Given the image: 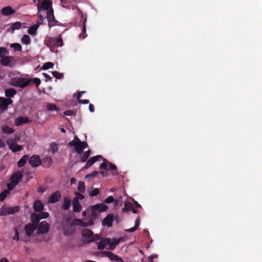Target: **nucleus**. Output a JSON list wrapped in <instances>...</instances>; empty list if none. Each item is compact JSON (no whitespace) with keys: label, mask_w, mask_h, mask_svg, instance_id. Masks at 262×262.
I'll use <instances>...</instances> for the list:
<instances>
[{"label":"nucleus","mask_w":262,"mask_h":262,"mask_svg":"<svg viewBox=\"0 0 262 262\" xmlns=\"http://www.w3.org/2000/svg\"><path fill=\"white\" fill-rule=\"evenodd\" d=\"M77 143V142H76V141L73 140V141L70 142L69 144V145H70L71 146H74V148H75Z\"/></svg>","instance_id":"63"},{"label":"nucleus","mask_w":262,"mask_h":262,"mask_svg":"<svg viewBox=\"0 0 262 262\" xmlns=\"http://www.w3.org/2000/svg\"><path fill=\"white\" fill-rule=\"evenodd\" d=\"M108 243L109 238H105L101 239L100 242L97 243V244L98 245V249L101 250L104 249V248L106 249Z\"/></svg>","instance_id":"19"},{"label":"nucleus","mask_w":262,"mask_h":262,"mask_svg":"<svg viewBox=\"0 0 262 262\" xmlns=\"http://www.w3.org/2000/svg\"><path fill=\"white\" fill-rule=\"evenodd\" d=\"M21 43L25 45H29L31 43V39L29 35H24L21 39Z\"/></svg>","instance_id":"42"},{"label":"nucleus","mask_w":262,"mask_h":262,"mask_svg":"<svg viewBox=\"0 0 262 262\" xmlns=\"http://www.w3.org/2000/svg\"><path fill=\"white\" fill-rule=\"evenodd\" d=\"M108 170H113L116 171L115 174H118V172L117 170V166L114 164L110 163H109V168Z\"/></svg>","instance_id":"51"},{"label":"nucleus","mask_w":262,"mask_h":262,"mask_svg":"<svg viewBox=\"0 0 262 262\" xmlns=\"http://www.w3.org/2000/svg\"><path fill=\"white\" fill-rule=\"evenodd\" d=\"M47 18L49 22L48 26L51 28L56 25L57 21L55 19L54 15V11L53 9H50L47 12Z\"/></svg>","instance_id":"8"},{"label":"nucleus","mask_w":262,"mask_h":262,"mask_svg":"<svg viewBox=\"0 0 262 262\" xmlns=\"http://www.w3.org/2000/svg\"><path fill=\"white\" fill-rule=\"evenodd\" d=\"M98 174V172L97 171L94 170L90 174H88L86 176V178H93L96 177Z\"/></svg>","instance_id":"54"},{"label":"nucleus","mask_w":262,"mask_h":262,"mask_svg":"<svg viewBox=\"0 0 262 262\" xmlns=\"http://www.w3.org/2000/svg\"><path fill=\"white\" fill-rule=\"evenodd\" d=\"M81 141L77 142L76 144V146L75 148L76 151L78 154H81L83 151L82 146L80 144Z\"/></svg>","instance_id":"45"},{"label":"nucleus","mask_w":262,"mask_h":262,"mask_svg":"<svg viewBox=\"0 0 262 262\" xmlns=\"http://www.w3.org/2000/svg\"><path fill=\"white\" fill-rule=\"evenodd\" d=\"M73 211L75 212H80L82 210V206L77 199L73 200Z\"/></svg>","instance_id":"22"},{"label":"nucleus","mask_w":262,"mask_h":262,"mask_svg":"<svg viewBox=\"0 0 262 262\" xmlns=\"http://www.w3.org/2000/svg\"><path fill=\"white\" fill-rule=\"evenodd\" d=\"M42 75L46 79V81H48L52 80V77L49 74L43 73Z\"/></svg>","instance_id":"57"},{"label":"nucleus","mask_w":262,"mask_h":262,"mask_svg":"<svg viewBox=\"0 0 262 262\" xmlns=\"http://www.w3.org/2000/svg\"><path fill=\"white\" fill-rule=\"evenodd\" d=\"M61 194L59 191L53 192L48 199V202L51 204L55 203L60 200Z\"/></svg>","instance_id":"12"},{"label":"nucleus","mask_w":262,"mask_h":262,"mask_svg":"<svg viewBox=\"0 0 262 262\" xmlns=\"http://www.w3.org/2000/svg\"><path fill=\"white\" fill-rule=\"evenodd\" d=\"M8 108L7 105L6 98L4 97H0V109L6 110Z\"/></svg>","instance_id":"37"},{"label":"nucleus","mask_w":262,"mask_h":262,"mask_svg":"<svg viewBox=\"0 0 262 262\" xmlns=\"http://www.w3.org/2000/svg\"><path fill=\"white\" fill-rule=\"evenodd\" d=\"M16 93V91L13 88H9L5 90V95L8 98L13 97Z\"/></svg>","instance_id":"29"},{"label":"nucleus","mask_w":262,"mask_h":262,"mask_svg":"<svg viewBox=\"0 0 262 262\" xmlns=\"http://www.w3.org/2000/svg\"><path fill=\"white\" fill-rule=\"evenodd\" d=\"M100 159H102V156L101 155H97L91 157L87 161V162L83 169H88V168L90 167Z\"/></svg>","instance_id":"13"},{"label":"nucleus","mask_w":262,"mask_h":262,"mask_svg":"<svg viewBox=\"0 0 262 262\" xmlns=\"http://www.w3.org/2000/svg\"><path fill=\"white\" fill-rule=\"evenodd\" d=\"M9 54V51L5 47H0V57L2 59L4 57L8 56Z\"/></svg>","instance_id":"35"},{"label":"nucleus","mask_w":262,"mask_h":262,"mask_svg":"<svg viewBox=\"0 0 262 262\" xmlns=\"http://www.w3.org/2000/svg\"><path fill=\"white\" fill-rule=\"evenodd\" d=\"M0 62L3 66L13 68L16 63V60L13 56H8L1 59Z\"/></svg>","instance_id":"5"},{"label":"nucleus","mask_w":262,"mask_h":262,"mask_svg":"<svg viewBox=\"0 0 262 262\" xmlns=\"http://www.w3.org/2000/svg\"><path fill=\"white\" fill-rule=\"evenodd\" d=\"M137 228L135 227H134L133 228H131L129 229H127V230H126V231L128 232V233H132V232H133L134 231H135L136 230H137Z\"/></svg>","instance_id":"61"},{"label":"nucleus","mask_w":262,"mask_h":262,"mask_svg":"<svg viewBox=\"0 0 262 262\" xmlns=\"http://www.w3.org/2000/svg\"><path fill=\"white\" fill-rule=\"evenodd\" d=\"M54 67L53 63L51 62H48L45 63L43 66L42 67L41 69L44 70H46L48 69H49L50 68H52Z\"/></svg>","instance_id":"46"},{"label":"nucleus","mask_w":262,"mask_h":262,"mask_svg":"<svg viewBox=\"0 0 262 262\" xmlns=\"http://www.w3.org/2000/svg\"><path fill=\"white\" fill-rule=\"evenodd\" d=\"M31 222H32V224L35 225L37 227L39 222L41 220L40 217L39 216V215L36 213H33L31 215Z\"/></svg>","instance_id":"25"},{"label":"nucleus","mask_w":262,"mask_h":262,"mask_svg":"<svg viewBox=\"0 0 262 262\" xmlns=\"http://www.w3.org/2000/svg\"><path fill=\"white\" fill-rule=\"evenodd\" d=\"M105 202L107 204L115 202V205H116L117 204V201L114 200L113 196H110L107 198L105 200Z\"/></svg>","instance_id":"49"},{"label":"nucleus","mask_w":262,"mask_h":262,"mask_svg":"<svg viewBox=\"0 0 262 262\" xmlns=\"http://www.w3.org/2000/svg\"><path fill=\"white\" fill-rule=\"evenodd\" d=\"M75 222L77 225L84 227L90 226L94 224V222L92 221H89L88 222H83L81 220L77 219L75 220Z\"/></svg>","instance_id":"23"},{"label":"nucleus","mask_w":262,"mask_h":262,"mask_svg":"<svg viewBox=\"0 0 262 262\" xmlns=\"http://www.w3.org/2000/svg\"><path fill=\"white\" fill-rule=\"evenodd\" d=\"M89 110L91 112H94L95 111L94 106L92 104H90L89 106Z\"/></svg>","instance_id":"64"},{"label":"nucleus","mask_w":262,"mask_h":262,"mask_svg":"<svg viewBox=\"0 0 262 262\" xmlns=\"http://www.w3.org/2000/svg\"><path fill=\"white\" fill-rule=\"evenodd\" d=\"M50 229L49 224L47 221L41 222L38 228V232L41 234L47 233Z\"/></svg>","instance_id":"10"},{"label":"nucleus","mask_w":262,"mask_h":262,"mask_svg":"<svg viewBox=\"0 0 262 262\" xmlns=\"http://www.w3.org/2000/svg\"><path fill=\"white\" fill-rule=\"evenodd\" d=\"M43 205L41 201L38 200L34 202L33 209L36 212H40L43 211Z\"/></svg>","instance_id":"20"},{"label":"nucleus","mask_w":262,"mask_h":262,"mask_svg":"<svg viewBox=\"0 0 262 262\" xmlns=\"http://www.w3.org/2000/svg\"><path fill=\"white\" fill-rule=\"evenodd\" d=\"M75 194L76 195V197L74 199H77V200L78 201L79 200H83L84 198V196L83 194L78 192H75Z\"/></svg>","instance_id":"53"},{"label":"nucleus","mask_w":262,"mask_h":262,"mask_svg":"<svg viewBox=\"0 0 262 262\" xmlns=\"http://www.w3.org/2000/svg\"><path fill=\"white\" fill-rule=\"evenodd\" d=\"M52 74L57 79H61L63 76L62 73H59L56 71L52 72Z\"/></svg>","instance_id":"48"},{"label":"nucleus","mask_w":262,"mask_h":262,"mask_svg":"<svg viewBox=\"0 0 262 262\" xmlns=\"http://www.w3.org/2000/svg\"><path fill=\"white\" fill-rule=\"evenodd\" d=\"M102 254L108 257L112 261L123 262V259L111 251H103Z\"/></svg>","instance_id":"7"},{"label":"nucleus","mask_w":262,"mask_h":262,"mask_svg":"<svg viewBox=\"0 0 262 262\" xmlns=\"http://www.w3.org/2000/svg\"><path fill=\"white\" fill-rule=\"evenodd\" d=\"M133 208L132 204L130 203L125 202V206L122 209L123 211H129L130 210H132V208Z\"/></svg>","instance_id":"47"},{"label":"nucleus","mask_w":262,"mask_h":262,"mask_svg":"<svg viewBox=\"0 0 262 262\" xmlns=\"http://www.w3.org/2000/svg\"><path fill=\"white\" fill-rule=\"evenodd\" d=\"M29 163L33 167H37L41 165V161L39 156L34 155L32 156L28 160Z\"/></svg>","instance_id":"9"},{"label":"nucleus","mask_w":262,"mask_h":262,"mask_svg":"<svg viewBox=\"0 0 262 262\" xmlns=\"http://www.w3.org/2000/svg\"><path fill=\"white\" fill-rule=\"evenodd\" d=\"M9 148L13 152H15L21 150L23 147L21 145H19L15 142H13L12 140H8L7 141Z\"/></svg>","instance_id":"11"},{"label":"nucleus","mask_w":262,"mask_h":262,"mask_svg":"<svg viewBox=\"0 0 262 262\" xmlns=\"http://www.w3.org/2000/svg\"><path fill=\"white\" fill-rule=\"evenodd\" d=\"M64 114L66 116H72L73 115V111L71 110H68L64 112Z\"/></svg>","instance_id":"59"},{"label":"nucleus","mask_w":262,"mask_h":262,"mask_svg":"<svg viewBox=\"0 0 262 262\" xmlns=\"http://www.w3.org/2000/svg\"><path fill=\"white\" fill-rule=\"evenodd\" d=\"M1 13L3 15L8 16L15 13V10L11 6H6L1 9Z\"/></svg>","instance_id":"14"},{"label":"nucleus","mask_w":262,"mask_h":262,"mask_svg":"<svg viewBox=\"0 0 262 262\" xmlns=\"http://www.w3.org/2000/svg\"><path fill=\"white\" fill-rule=\"evenodd\" d=\"M37 10L38 12H40L42 10H46L48 11L52 9V2L51 1L43 0H37Z\"/></svg>","instance_id":"4"},{"label":"nucleus","mask_w":262,"mask_h":262,"mask_svg":"<svg viewBox=\"0 0 262 262\" xmlns=\"http://www.w3.org/2000/svg\"><path fill=\"white\" fill-rule=\"evenodd\" d=\"M26 81V78L23 77H14L11 78L9 81L11 85L18 87L21 89H25L29 86V82Z\"/></svg>","instance_id":"2"},{"label":"nucleus","mask_w":262,"mask_h":262,"mask_svg":"<svg viewBox=\"0 0 262 262\" xmlns=\"http://www.w3.org/2000/svg\"><path fill=\"white\" fill-rule=\"evenodd\" d=\"M21 27V23L20 21H16L12 24L11 29L14 31L15 30H18Z\"/></svg>","instance_id":"44"},{"label":"nucleus","mask_w":262,"mask_h":262,"mask_svg":"<svg viewBox=\"0 0 262 262\" xmlns=\"http://www.w3.org/2000/svg\"><path fill=\"white\" fill-rule=\"evenodd\" d=\"M53 161L51 157H45L41 162V165L45 168L49 167L52 164Z\"/></svg>","instance_id":"24"},{"label":"nucleus","mask_w":262,"mask_h":262,"mask_svg":"<svg viewBox=\"0 0 262 262\" xmlns=\"http://www.w3.org/2000/svg\"><path fill=\"white\" fill-rule=\"evenodd\" d=\"M45 43L49 48L61 47L63 45L62 39L61 37L56 38L50 37L45 40Z\"/></svg>","instance_id":"3"},{"label":"nucleus","mask_w":262,"mask_h":262,"mask_svg":"<svg viewBox=\"0 0 262 262\" xmlns=\"http://www.w3.org/2000/svg\"><path fill=\"white\" fill-rule=\"evenodd\" d=\"M3 132L7 134H11L14 133V130L13 128L8 126H4L2 127Z\"/></svg>","instance_id":"36"},{"label":"nucleus","mask_w":262,"mask_h":262,"mask_svg":"<svg viewBox=\"0 0 262 262\" xmlns=\"http://www.w3.org/2000/svg\"><path fill=\"white\" fill-rule=\"evenodd\" d=\"M108 209L107 205L103 204H98L91 206V212L90 216V221L94 222L97 219L101 212L106 211Z\"/></svg>","instance_id":"1"},{"label":"nucleus","mask_w":262,"mask_h":262,"mask_svg":"<svg viewBox=\"0 0 262 262\" xmlns=\"http://www.w3.org/2000/svg\"><path fill=\"white\" fill-rule=\"evenodd\" d=\"M80 144L82 146L83 149L88 146V144L86 143V142H85V141H83V142L81 141Z\"/></svg>","instance_id":"62"},{"label":"nucleus","mask_w":262,"mask_h":262,"mask_svg":"<svg viewBox=\"0 0 262 262\" xmlns=\"http://www.w3.org/2000/svg\"><path fill=\"white\" fill-rule=\"evenodd\" d=\"M29 82V85L31 84H35L36 86H38L41 83V80L39 78H34L33 79H28L26 78V81Z\"/></svg>","instance_id":"27"},{"label":"nucleus","mask_w":262,"mask_h":262,"mask_svg":"<svg viewBox=\"0 0 262 262\" xmlns=\"http://www.w3.org/2000/svg\"><path fill=\"white\" fill-rule=\"evenodd\" d=\"M118 241H115L114 242H112L111 239L109 238V243L107 245L106 249L111 250H114L116 248V246L118 244Z\"/></svg>","instance_id":"32"},{"label":"nucleus","mask_w":262,"mask_h":262,"mask_svg":"<svg viewBox=\"0 0 262 262\" xmlns=\"http://www.w3.org/2000/svg\"><path fill=\"white\" fill-rule=\"evenodd\" d=\"M81 234L83 236L91 237L93 235V232L89 229H83L81 230Z\"/></svg>","instance_id":"31"},{"label":"nucleus","mask_w":262,"mask_h":262,"mask_svg":"<svg viewBox=\"0 0 262 262\" xmlns=\"http://www.w3.org/2000/svg\"><path fill=\"white\" fill-rule=\"evenodd\" d=\"M18 211V209L17 207L15 208H3L1 214L3 215L13 214Z\"/></svg>","instance_id":"16"},{"label":"nucleus","mask_w":262,"mask_h":262,"mask_svg":"<svg viewBox=\"0 0 262 262\" xmlns=\"http://www.w3.org/2000/svg\"><path fill=\"white\" fill-rule=\"evenodd\" d=\"M77 190L80 193H83L85 192V184L83 182L80 181L79 182Z\"/></svg>","instance_id":"43"},{"label":"nucleus","mask_w":262,"mask_h":262,"mask_svg":"<svg viewBox=\"0 0 262 262\" xmlns=\"http://www.w3.org/2000/svg\"><path fill=\"white\" fill-rule=\"evenodd\" d=\"M113 220V214H108L102 221V225L110 227L112 226Z\"/></svg>","instance_id":"17"},{"label":"nucleus","mask_w":262,"mask_h":262,"mask_svg":"<svg viewBox=\"0 0 262 262\" xmlns=\"http://www.w3.org/2000/svg\"><path fill=\"white\" fill-rule=\"evenodd\" d=\"M78 102L79 103L86 104H88L89 103V100L88 99H84V100L80 99Z\"/></svg>","instance_id":"60"},{"label":"nucleus","mask_w":262,"mask_h":262,"mask_svg":"<svg viewBox=\"0 0 262 262\" xmlns=\"http://www.w3.org/2000/svg\"><path fill=\"white\" fill-rule=\"evenodd\" d=\"M10 47L13 49L14 52L21 51V46L18 43H13L10 45Z\"/></svg>","instance_id":"40"},{"label":"nucleus","mask_w":262,"mask_h":262,"mask_svg":"<svg viewBox=\"0 0 262 262\" xmlns=\"http://www.w3.org/2000/svg\"><path fill=\"white\" fill-rule=\"evenodd\" d=\"M47 109L49 111H58L59 110V108L57 106V105L54 103L48 104L47 105Z\"/></svg>","instance_id":"38"},{"label":"nucleus","mask_w":262,"mask_h":262,"mask_svg":"<svg viewBox=\"0 0 262 262\" xmlns=\"http://www.w3.org/2000/svg\"><path fill=\"white\" fill-rule=\"evenodd\" d=\"M99 193V190L98 188L93 189L89 193L90 196H94Z\"/></svg>","instance_id":"50"},{"label":"nucleus","mask_w":262,"mask_h":262,"mask_svg":"<svg viewBox=\"0 0 262 262\" xmlns=\"http://www.w3.org/2000/svg\"><path fill=\"white\" fill-rule=\"evenodd\" d=\"M40 213L38 214V215H39V216L40 217L41 219H46L47 218L49 214L48 212H39Z\"/></svg>","instance_id":"52"},{"label":"nucleus","mask_w":262,"mask_h":262,"mask_svg":"<svg viewBox=\"0 0 262 262\" xmlns=\"http://www.w3.org/2000/svg\"><path fill=\"white\" fill-rule=\"evenodd\" d=\"M58 150V144L55 143L54 142H52L50 144V151L53 154H54Z\"/></svg>","instance_id":"34"},{"label":"nucleus","mask_w":262,"mask_h":262,"mask_svg":"<svg viewBox=\"0 0 262 262\" xmlns=\"http://www.w3.org/2000/svg\"><path fill=\"white\" fill-rule=\"evenodd\" d=\"M7 191L5 190L0 194V201H3L7 196Z\"/></svg>","instance_id":"56"},{"label":"nucleus","mask_w":262,"mask_h":262,"mask_svg":"<svg viewBox=\"0 0 262 262\" xmlns=\"http://www.w3.org/2000/svg\"><path fill=\"white\" fill-rule=\"evenodd\" d=\"M91 155V150H88V151L83 152L82 155L81 156V161L82 162H85L87 161V159L90 157Z\"/></svg>","instance_id":"39"},{"label":"nucleus","mask_w":262,"mask_h":262,"mask_svg":"<svg viewBox=\"0 0 262 262\" xmlns=\"http://www.w3.org/2000/svg\"><path fill=\"white\" fill-rule=\"evenodd\" d=\"M37 226L33 224H27L25 226L26 233L29 236H30L33 234Z\"/></svg>","instance_id":"21"},{"label":"nucleus","mask_w":262,"mask_h":262,"mask_svg":"<svg viewBox=\"0 0 262 262\" xmlns=\"http://www.w3.org/2000/svg\"><path fill=\"white\" fill-rule=\"evenodd\" d=\"M61 3L62 4V7L65 8L69 9H72V10L76 9L80 13H81V11L80 10L78 7L74 5H70V2L69 1H68V0H61Z\"/></svg>","instance_id":"18"},{"label":"nucleus","mask_w":262,"mask_h":262,"mask_svg":"<svg viewBox=\"0 0 262 262\" xmlns=\"http://www.w3.org/2000/svg\"><path fill=\"white\" fill-rule=\"evenodd\" d=\"M13 239L14 240L18 241L19 240V235L17 229H15V233L14 236L13 237Z\"/></svg>","instance_id":"58"},{"label":"nucleus","mask_w":262,"mask_h":262,"mask_svg":"<svg viewBox=\"0 0 262 262\" xmlns=\"http://www.w3.org/2000/svg\"><path fill=\"white\" fill-rule=\"evenodd\" d=\"M71 205V201L70 199L65 197L64 198V203L62 206V208L63 210H68Z\"/></svg>","instance_id":"30"},{"label":"nucleus","mask_w":262,"mask_h":262,"mask_svg":"<svg viewBox=\"0 0 262 262\" xmlns=\"http://www.w3.org/2000/svg\"><path fill=\"white\" fill-rule=\"evenodd\" d=\"M110 162L106 159H103V162L100 165V168L105 170H108Z\"/></svg>","instance_id":"41"},{"label":"nucleus","mask_w":262,"mask_h":262,"mask_svg":"<svg viewBox=\"0 0 262 262\" xmlns=\"http://www.w3.org/2000/svg\"><path fill=\"white\" fill-rule=\"evenodd\" d=\"M100 239V236L99 234H95L91 236V239L90 242L97 241Z\"/></svg>","instance_id":"55"},{"label":"nucleus","mask_w":262,"mask_h":262,"mask_svg":"<svg viewBox=\"0 0 262 262\" xmlns=\"http://www.w3.org/2000/svg\"><path fill=\"white\" fill-rule=\"evenodd\" d=\"M39 27V24H35L32 25L28 30V33L31 35H35L36 34V31Z\"/></svg>","instance_id":"28"},{"label":"nucleus","mask_w":262,"mask_h":262,"mask_svg":"<svg viewBox=\"0 0 262 262\" xmlns=\"http://www.w3.org/2000/svg\"><path fill=\"white\" fill-rule=\"evenodd\" d=\"M86 18H83V27L82 29V33L79 35V37L80 38H84L87 36V34H86Z\"/></svg>","instance_id":"33"},{"label":"nucleus","mask_w":262,"mask_h":262,"mask_svg":"<svg viewBox=\"0 0 262 262\" xmlns=\"http://www.w3.org/2000/svg\"><path fill=\"white\" fill-rule=\"evenodd\" d=\"M23 178L22 172L20 171H18L14 173L11 177V185L12 186V188L16 186Z\"/></svg>","instance_id":"6"},{"label":"nucleus","mask_w":262,"mask_h":262,"mask_svg":"<svg viewBox=\"0 0 262 262\" xmlns=\"http://www.w3.org/2000/svg\"><path fill=\"white\" fill-rule=\"evenodd\" d=\"M29 157L28 155H26L22 157V158L17 162V166L18 167L24 166L28 161Z\"/></svg>","instance_id":"26"},{"label":"nucleus","mask_w":262,"mask_h":262,"mask_svg":"<svg viewBox=\"0 0 262 262\" xmlns=\"http://www.w3.org/2000/svg\"><path fill=\"white\" fill-rule=\"evenodd\" d=\"M31 120L27 117H18L15 120L16 126H20L23 124H27L31 122Z\"/></svg>","instance_id":"15"}]
</instances>
